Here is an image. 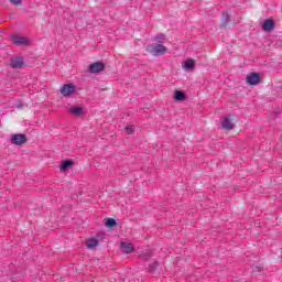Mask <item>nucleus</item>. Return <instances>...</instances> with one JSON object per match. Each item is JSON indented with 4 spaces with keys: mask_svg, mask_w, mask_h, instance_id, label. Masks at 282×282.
Returning a JSON list of instances; mask_svg holds the SVG:
<instances>
[{
    "mask_svg": "<svg viewBox=\"0 0 282 282\" xmlns=\"http://www.w3.org/2000/svg\"><path fill=\"white\" fill-rule=\"evenodd\" d=\"M140 259H142V261H148L147 270L151 274H154L155 270H158V267L160 265V262L151 260V253H143L140 256Z\"/></svg>",
    "mask_w": 282,
    "mask_h": 282,
    "instance_id": "f257e3e1",
    "label": "nucleus"
},
{
    "mask_svg": "<svg viewBox=\"0 0 282 282\" xmlns=\"http://www.w3.org/2000/svg\"><path fill=\"white\" fill-rule=\"evenodd\" d=\"M148 52L152 54V56H164V54H166V46L162 44H150L148 45Z\"/></svg>",
    "mask_w": 282,
    "mask_h": 282,
    "instance_id": "f03ea898",
    "label": "nucleus"
},
{
    "mask_svg": "<svg viewBox=\"0 0 282 282\" xmlns=\"http://www.w3.org/2000/svg\"><path fill=\"white\" fill-rule=\"evenodd\" d=\"M11 41L13 45H22L24 47H28V45H30V39L18 34H12Z\"/></svg>",
    "mask_w": 282,
    "mask_h": 282,
    "instance_id": "7ed1b4c3",
    "label": "nucleus"
},
{
    "mask_svg": "<svg viewBox=\"0 0 282 282\" xmlns=\"http://www.w3.org/2000/svg\"><path fill=\"white\" fill-rule=\"evenodd\" d=\"M10 67H12V69H21L25 67V58L23 56L11 58Z\"/></svg>",
    "mask_w": 282,
    "mask_h": 282,
    "instance_id": "20e7f679",
    "label": "nucleus"
},
{
    "mask_svg": "<svg viewBox=\"0 0 282 282\" xmlns=\"http://www.w3.org/2000/svg\"><path fill=\"white\" fill-rule=\"evenodd\" d=\"M76 93V85L74 84H64L61 88V94L65 98L72 96V94Z\"/></svg>",
    "mask_w": 282,
    "mask_h": 282,
    "instance_id": "39448f33",
    "label": "nucleus"
},
{
    "mask_svg": "<svg viewBox=\"0 0 282 282\" xmlns=\"http://www.w3.org/2000/svg\"><path fill=\"white\" fill-rule=\"evenodd\" d=\"M105 63L95 62L88 66V72H90V74H100V72H105Z\"/></svg>",
    "mask_w": 282,
    "mask_h": 282,
    "instance_id": "423d86ee",
    "label": "nucleus"
},
{
    "mask_svg": "<svg viewBox=\"0 0 282 282\" xmlns=\"http://www.w3.org/2000/svg\"><path fill=\"white\" fill-rule=\"evenodd\" d=\"M248 85L256 86L261 83V75L259 73H249L247 75Z\"/></svg>",
    "mask_w": 282,
    "mask_h": 282,
    "instance_id": "0eeeda50",
    "label": "nucleus"
},
{
    "mask_svg": "<svg viewBox=\"0 0 282 282\" xmlns=\"http://www.w3.org/2000/svg\"><path fill=\"white\" fill-rule=\"evenodd\" d=\"M12 144L17 147H21V144H25L28 142V135L25 134H13L11 137Z\"/></svg>",
    "mask_w": 282,
    "mask_h": 282,
    "instance_id": "6e6552de",
    "label": "nucleus"
},
{
    "mask_svg": "<svg viewBox=\"0 0 282 282\" xmlns=\"http://www.w3.org/2000/svg\"><path fill=\"white\" fill-rule=\"evenodd\" d=\"M276 28V22L272 19H267L262 23V30L263 32H272Z\"/></svg>",
    "mask_w": 282,
    "mask_h": 282,
    "instance_id": "1a4fd4ad",
    "label": "nucleus"
},
{
    "mask_svg": "<svg viewBox=\"0 0 282 282\" xmlns=\"http://www.w3.org/2000/svg\"><path fill=\"white\" fill-rule=\"evenodd\" d=\"M221 127L227 131H232V129H235V123L230 121V116H227L224 118V120L221 121Z\"/></svg>",
    "mask_w": 282,
    "mask_h": 282,
    "instance_id": "9d476101",
    "label": "nucleus"
},
{
    "mask_svg": "<svg viewBox=\"0 0 282 282\" xmlns=\"http://www.w3.org/2000/svg\"><path fill=\"white\" fill-rule=\"evenodd\" d=\"M120 249L124 252V254H131V252L135 250L133 243L131 242H121Z\"/></svg>",
    "mask_w": 282,
    "mask_h": 282,
    "instance_id": "9b49d317",
    "label": "nucleus"
},
{
    "mask_svg": "<svg viewBox=\"0 0 282 282\" xmlns=\"http://www.w3.org/2000/svg\"><path fill=\"white\" fill-rule=\"evenodd\" d=\"M69 113H73V116H77V118H83L85 116V111H83L82 106H74L69 108Z\"/></svg>",
    "mask_w": 282,
    "mask_h": 282,
    "instance_id": "f8f14e48",
    "label": "nucleus"
},
{
    "mask_svg": "<svg viewBox=\"0 0 282 282\" xmlns=\"http://www.w3.org/2000/svg\"><path fill=\"white\" fill-rule=\"evenodd\" d=\"M72 166H74V161L73 160L62 161V164L59 166V171H61V173H65V171H67L68 169H72Z\"/></svg>",
    "mask_w": 282,
    "mask_h": 282,
    "instance_id": "ddd939ff",
    "label": "nucleus"
},
{
    "mask_svg": "<svg viewBox=\"0 0 282 282\" xmlns=\"http://www.w3.org/2000/svg\"><path fill=\"white\" fill-rule=\"evenodd\" d=\"M186 98H188V96L183 90H176L174 93V100H176L178 102H184V100H186Z\"/></svg>",
    "mask_w": 282,
    "mask_h": 282,
    "instance_id": "4468645a",
    "label": "nucleus"
},
{
    "mask_svg": "<svg viewBox=\"0 0 282 282\" xmlns=\"http://www.w3.org/2000/svg\"><path fill=\"white\" fill-rule=\"evenodd\" d=\"M228 23H230V14H228V12H223L221 25H224V28H226L228 25Z\"/></svg>",
    "mask_w": 282,
    "mask_h": 282,
    "instance_id": "2eb2a0df",
    "label": "nucleus"
},
{
    "mask_svg": "<svg viewBox=\"0 0 282 282\" xmlns=\"http://www.w3.org/2000/svg\"><path fill=\"white\" fill-rule=\"evenodd\" d=\"M184 69H195V62L193 59H186L183 64Z\"/></svg>",
    "mask_w": 282,
    "mask_h": 282,
    "instance_id": "dca6fc26",
    "label": "nucleus"
},
{
    "mask_svg": "<svg viewBox=\"0 0 282 282\" xmlns=\"http://www.w3.org/2000/svg\"><path fill=\"white\" fill-rule=\"evenodd\" d=\"M105 226L106 228H115V226H118V223L113 218H107Z\"/></svg>",
    "mask_w": 282,
    "mask_h": 282,
    "instance_id": "f3484780",
    "label": "nucleus"
},
{
    "mask_svg": "<svg viewBox=\"0 0 282 282\" xmlns=\"http://www.w3.org/2000/svg\"><path fill=\"white\" fill-rule=\"evenodd\" d=\"M96 246H98V240L96 238H90L87 241V248L89 250H93V248H96Z\"/></svg>",
    "mask_w": 282,
    "mask_h": 282,
    "instance_id": "a211bd4d",
    "label": "nucleus"
},
{
    "mask_svg": "<svg viewBox=\"0 0 282 282\" xmlns=\"http://www.w3.org/2000/svg\"><path fill=\"white\" fill-rule=\"evenodd\" d=\"M153 41L155 43H164V41H166V35L163 33L156 34L155 37L153 39Z\"/></svg>",
    "mask_w": 282,
    "mask_h": 282,
    "instance_id": "6ab92c4d",
    "label": "nucleus"
},
{
    "mask_svg": "<svg viewBox=\"0 0 282 282\" xmlns=\"http://www.w3.org/2000/svg\"><path fill=\"white\" fill-rule=\"evenodd\" d=\"M126 131H127V133H128L129 135H131V133H133L135 130H134L133 126H131V127H127V128H126Z\"/></svg>",
    "mask_w": 282,
    "mask_h": 282,
    "instance_id": "aec40b11",
    "label": "nucleus"
},
{
    "mask_svg": "<svg viewBox=\"0 0 282 282\" xmlns=\"http://www.w3.org/2000/svg\"><path fill=\"white\" fill-rule=\"evenodd\" d=\"M12 6H20L22 3V0H9Z\"/></svg>",
    "mask_w": 282,
    "mask_h": 282,
    "instance_id": "412c9836",
    "label": "nucleus"
}]
</instances>
